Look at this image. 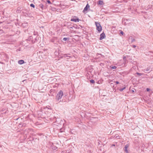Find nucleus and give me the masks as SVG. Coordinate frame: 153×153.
<instances>
[{
    "label": "nucleus",
    "mask_w": 153,
    "mask_h": 153,
    "mask_svg": "<svg viewBox=\"0 0 153 153\" xmlns=\"http://www.w3.org/2000/svg\"><path fill=\"white\" fill-rule=\"evenodd\" d=\"M63 95V92L62 91L60 90L57 93L56 97V100L57 101H59L61 99Z\"/></svg>",
    "instance_id": "nucleus-1"
},
{
    "label": "nucleus",
    "mask_w": 153,
    "mask_h": 153,
    "mask_svg": "<svg viewBox=\"0 0 153 153\" xmlns=\"http://www.w3.org/2000/svg\"><path fill=\"white\" fill-rule=\"evenodd\" d=\"M95 24L96 26L97 30L99 32H100L102 31V27L100 23L95 22Z\"/></svg>",
    "instance_id": "nucleus-2"
},
{
    "label": "nucleus",
    "mask_w": 153,
    "mask_h": 153,
    "mask_svg": "<svg viewBox=\"0 0 153 153\" xmlns=\"http://www.w3.org/2000/svg\"><path fill=\"white\" fill-rule=\"evenodd\" d=\"M80 20L79 19L75 16L72 18L71 19V21L75 22H79Z\"/></svg>",
    "instance_id": "nucleus-3"
},
{
    "label": "nucleus",
    "mask_w": 153,
    "mask_h": 153,
    "mask_svg": "<svg viewBox=\"0 0 153 153\" xmlns=\"http://www.w3.org/2000/svg\"><path fill=\"white\" fill-rule=\"evenodd\" d=\"M51 41L55 44V45H57L58 44L57 38L55 37L53 38L51 40Z\"/></svg>",
    "instance_id": "nucleus-4"
},
{
    "label": "nucleus",
    "mask_w": 153,
    "mask_h": 153,
    "mask_svg": "<svg viewBox=\"0 0 153 153\" xmlns=\"http://www.w3.org/2000/svg\"><path fill=\"white\" fill-rule=\"evenodd\" d=\"M105 37V34L103 32L100 35V40H102L103 39H104Z\"/></svg>",
    "instance_id": "nucleus-5"
},
{
    "label": "nucleus",
    "mask_w": 153,
    "mask_h": 153,
    "mask_svg": "<svg viewBox=\"0 0 153 153\" xmlns=\"http://www.w3.org/2000/svg\"><path fill=\"white\" fill-rule=\"evenodd\" d=\"M151 71V69L150 67H148L143 70V71L146 73H149Z\"/></svg>",
    "instance_id": "nucleus-6"
},
{
    "label": "nucleus",
    "mask_w": 153,
    "mask_h": 153,
    "mask_svg": "<svg viewBox=\"0 0 153 153\" xmlns=\"http://www.w3.org/2000/svg\"><path fill=\"white\" fill-rule=\"evenodd\" d=\"M90 7V6L88 4H87L85 7L84 8V10H83V12L84 13H85V12L86 11H87L88 10V8H89Z\"/></svg>",
    "instance_id": "nucleus-7"
},
{
    "label": "nucleus",
    "mask_w": 153,
    "mask_h": 153,
    "mask_svg": "<svg viewBox=\"0 0 153 153\" xmlns=\"http://www.w3.org/2000/svg\"><path fill=\"white\" fill-rule=\"evenodd\" d=\"M39 7L41 8L42 10L45 9L46 8V6H44L43 4H39Z\"/></svg>",
    "instance_id": "nucleus-8"
},
{
    "label": "nucleus",
    "mask_w": 153,
    "mask_h": 153,
    "mask_svg": "<svg viewBox=\"0 0 153 153\" xmlns=\"http://www.w3.org/2000/svg\"><path fill=\"white\" fill-rule=\"evenodd\" d=\"M128 146H129V145L128 144H126L125 146V147H124V149L125 152L127 153H128V151L127 150V149L128 147Z\"/></svg>",
    "instance_id": "nucleus-9"
},
{
    "label": "nucleus",
    "mask_w": 153,
    "mask_h": 153,
    "mask_svg": "<svg viewBox=\"0 0 153 153\" xmlns=\"http://www.w3.org/2000/svg\"><path fill=\"white\" fill-rule=\"evenodd\" d=\"M129 39H130L131 41V43H133V42H135L136 40L135 39L133 38L132 36H130L129 37Z\"/></svg>",
    "instance_id": "nucleus-10"
},
{
    "label": "nucleus",
    "mask_w": 153,
    "mask_h": 153,
    "mask_svg": "<svg viewBox=\"0 0 153 153\" xmlns=\"http://www.w3.org/2000/svg\"><path fill=\"white\" fill-rule=\"evenodd\" d=\"M52 120L53 121H55V122L57 123H59V121L61 120L59 118H58V119H56V118H53Z\"/></svg>",
    "instance_id": "nucleus-11"
},
{
    "label": "nucleus",
    "mask_w": 153,
    "mask_h": 153,
    "mask_svg": "<svg viewBox=\"0 0 153 153\" xmlns=\"http://www.w3.org/2000/svg\"><path fill=\"white\" fill-rule=\"evenodd\" d=\"M25 63L24 61L23 60H19L18 62V63L20 65H22Z\"/></svg>",
    "instance_id": "nucleus-12"
},
{
    "label": "nucleus",
    "mask_w": 153,
    "mask_h": 153,
    "mask_svg": "<svg viewBox=\"0 0 153 153\" xmlns=\"http://www.w3.org/2000/svg\"><path fill=\"white\" fill-rule=\"evenodd\" d=\"M33 37L31 36H30V37L27 39V40L28 41H30L32 43V41H33Z\"/></svg>",
    "instance_id": "nucleus-13"
},
{
    "label": "nucleus",
    "mask_w": 153,
    "mask_h": 153,
    "mask_svg": "<svg viewBox=\"0 0 153 153\" xmlns=\"http://www.w3.org/2000/svg\"><path fill=\"white\" fill-rule=\"evenodd\" d=\"M103 1H102L100 0L98 2V4L100 5H102L103 4Z\"/></svg>",
    "instance_id": "nucleus-14"
},
{
    "label": "nucleus",
    "mask_w": 153,
    "mask_h": 153,
    "mask_svg": "<svg viewBox=\"0 0 153 153\" xmlns=\"http://www.w3.org/2000/svg\"><path fill=\"white\" fill-rule=\"evenodd\" d=\"M51 148L52 149H53V150H56L57 149V147L56 146H51Z\"/></svg>",
    "instance_id": "nucleus-15"
},
{
    "label": "nucleus",
    "mask_w": 153,
    "mask_h": 153,
    "mask_svg": "<svg viewBox=\"0 0 153 153\" xmlns=\"http://www.w3.org/2000/svg\"><path fill=\"white\" fill-rule=\"evenodd\" d=\"M37 42V40L36 38H35L33 40V41H32V43H34L36 42Z\"/></svg>",
    "instance_id": "nucleus-16"
},
{
    "label": "nucleus",
    "mask_w": 153,
    "mask_h": 153,
    "mask_svg": "<svg viewBox=\"0 0 153 153\" xmlns=\"http://www.w3.org/2000/svg\"><path fill=\"white\" fill-rule=\"evenodd\" d=\"M126 88V87H125L123 88L120 89H119V90L121 92V91H122L124 89H125Z\"/></svg>",
    "instance_id": "nucleus-17"
},
{
    "label": "nucleus",
    "mask_w": 153,
    "mask_h": 153,
    "mask_svg": "<svg viewBox=\"0 0 153 153\" xmlns=\"http://www.w3.org/2000/svg\"><path fill=\"white\" fill-rule=\"evenodd\" d=\"M90 82L91 83L94 84L95 83L94 80L93 79H91Z\"/></svg>",
    "instance_id": "nucleus-18"
},
{
    "label": "nucleus",
    "mask_w": 153,
    "mask_h": 153,
    "mask_svg": "<svg viewBox=\"0 0 153 153\" xmlns=\"http://www.w3.org/2000/svg\"><path fill=\"white\" fill-rule=\"evenodd\" d=\"M136 74L139 76H141L143 75V74L142 73H139L138 72L136 73Z\"/></svg>",
    "instance_id": "nucleus-19"
},
{
    "label": "nucleus",
    "mask_w": 153,
    "mask_h": 153,
    "mask_svg": "<svg viewBox=\"0 0 153 153\" xmlns=\"http://www.w3.org/2000/svg\"><path fill=\"white\" fill-rule=\"evenodd\" d=\"M69 38H66V37H65V38H63V40L64 41H66L67 39L68 40H69Z\"/></svg>",
    "instance_id": "nucleus-20"
},
{
    "label": "nucleus",
    "mask_w": 153,
    "mask_h": 153,
    "mask_svg": "<svg viewBox=\"0 0 153 153\" xmlns=\"http://www.w3.org/2000/svg\"><path fill=\"white\" fill-rule=\"evenodd\" d=\"M30 6L31 7H33V8L35 7V5L33 4H31L30 5Z\"/></svg>",
    "instance_id": "nucleus-21"
},
{
    "label": "nucleus",
    "mask_w": 153,
    "mask_h": 153,
    "mask_svg": "<svg viewBox=\"0 0 153 153\" xmlns=\"http://www.w3.org/2000/svg\"><path fill=\"white\" fill-rule=\"evenodd\" d=\"M117 68V67L115 66H113L111 67V69H115Z\"/></svg>",
    "instance_id": "nucleus-22"
},
{
    "label": "nucleus",
    "mask_w": 153,
    "mask_h": 153,
    "mask_svg": "<svg viewBox=\"0 0 153 153\" xmlns=\"http://www.w3.org/2000/svg\"><path fill=\"white\" fill-rule=\"evenodd\" d=\"M67 56V54H63V56L62 57H65Z\"/></svg>",
    "instance_id": "nucleus-23"
},
{
    "label": "nucleus",
    "mask_w": 153,
    "mask_h": 153,
    "mask_svg": "<svg viewBox=\"0 0 153 153\" xmlns=\"http://www.w3.org/2000/svg\"><path fill=\"white\" fill-rule=\"evenodd\" d=\"M47 1L48 3L49 4H51V2L49 0H47Z\"/></svg>",
    "instance_id": "nucleus-24"
},
{
    "label": "nucleus",
    "mask_w": 153,
    "mask_h": 153,
    "mask_svg": "<svg viewBox=\"0 0 153 153\" xmlns=\"http://www.w3.org/2000/svg\"><path fill=\"white\" fill-rule=\"evenodd\" d=\"M148 7L149 8H151L152 7V5H149Z\"/></svg>",
    "instance_id": "nucleus-25"
},
{
    "label": "nucleus",
    "mask_w": 153,
    "mask_h": 153,
    "mask_svg": "<svg viewBox=\"0 0 153 153\" xmlns=\"http://www.w3.org/2000/svg\"><path fill=\"white\" fill-rule=\"evenodd\" d=\"M131 46H132V47L134 48H135L136 47V46L135 45H131Z\"/></svg>",
    "instance_id": "nucleus-26"
},
{
    "label": "nucleus",
    "mask_w": 153,
    "mask_h": 153,
    "mask_svg": "<svg viewBox=\"0 0 153 153\" xmlns=\"http://www.w3.org/2000/svg\"><path fill=\"white\" fill-rule=\"evenodd\" d=\"M146 90L147 91H149L150 90V89L148 88H147L146 89Z\"/></svg>",
    "instance_id": "nucleus-27"
},
{
    "label": "nucleus",
    "mask_w": 153,
    "mask_h": 153,
    "mask_svg": "<svg viewBox=\"0 0 153 153\" xmlns=\"http://www.w3.org/2000/svg\"><path fill=\"white\" fill-rule=\"evenodd\" d=\"M120 33L121 34H122V35H123V34H124V33H123V31H121L120 32Z\"/></svg>",
    "instance_id": "nucleus-28"
},
{
    "label": "nucleus",
    "mask_w": 153,
    "mask_h": 153,
    "mask_svg": "<svg viewBox=\"0 0 153 153\" xmlns=\"http://www.w3.org/2000/svg\"><path fill=\"white\" fill-rule=\"evenodd\" d=\"M115 83L117 84H118L119 83V82L118 81H116V82H115Z\"/></svg>",
    "instance_id": "nucleus-29"
},
{
    "label": "nucleus",
    "mask_w": 153,
    "mask_h": 153,
    "mask_svg": "<svg viewBox=\"0 0 153 153\" xmlns=\"http://www.w3.org/2000/svg\"><path fill=\"white\" fill-rule=\"evenodd\" d=\"M131 91L132 93H134V90H132Z\"/></svg>",
    "instance_id": "nucleus-30"
},
{
    "label": "nucleus",
    "mask_w": 153,
    "mask_h": 153,
    "mask_svg": "<svg viewBox=\"0 0 153 153\" xmlns=\"http://www.w3.org/2000/svg\"><path fill=\"white\" fill-rule=\"evenodd\" d=\"M112 146H115V145L114 144H113L112 145Z\"/></svg>",
    "instance_id": "nucleus-31"
},
{
    "label": "nucleus",
    "mask_w": 153,
    "mask_h": 153,
    "mask_svg": "<svg viewBox=\"0 0 153 153\" xmlns=\"http://www.w3.org/2000/svg\"><path fill=\"white\" fill-rule=\"evenodd\" d=\"M70 28H73V27H70Z\"/></svg>",
    "instance_id": "nucleus-32"
},
{
    "label": "nucleus",
    "mask_w": 153,
    "mask_h": 153,
    "mask_svg": "<svg viewBox=\"0 0 153 153\" xmlns=\"http://www.w3.org/2000/svg\"><path fill=\"white\" fill-rule=\"evenodd\" d=\"M34 35H36V33H34Z\"/></svg>",
    "instance_id": "nucleus-33"
},
{
    "label": "nucleus",
    "mask_w": 153,
    "mask_h": 153,
    "mask_svg": "<svg viewBox=\"0 0 153 153\" xmlns=\"http://www.w3.org/2000/svg\"><path fill=\"white\" fill-rule=\"evenodd\" d=\"M124 58H125V57L123 58V59H124Z\"/></svg>",
    "instance_id": "nucleus-34"
},
{
    "label": "nucleus",
    "mask_w": 153,
    "mask_h": 153,
    "mask_svg": "<svg viewBox=\"0 0 153 153\" xmlns=\"http://www.w3.org/2000/svg\"><path fill=\"white\" fill-rule=\"evenodd\" d=\"M124 58H125V57L123 58V59H124Z\"/></svg>",
    "instance_id": "nucleus-35"
},
{
    "label": "nucleus",
    "mask_w": 153,
    "mask_h": 153,
    "mask_svg": "<svg viewBox=\"0 0 153 153\" xmlns=\"http://www.w3.org/2000/svg\"><path fill=\"white\" fill-rule=\"evenodd\" d=\"M152 151H153V150H152Z\"/></svg>",
    "instance_id": "nucleus-36"
}]
</instances>
